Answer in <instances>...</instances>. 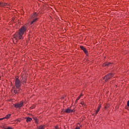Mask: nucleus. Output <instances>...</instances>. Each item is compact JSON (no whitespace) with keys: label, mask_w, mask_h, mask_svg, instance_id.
I'll return each instance as SVG.
<instances>
[{"label":"nucleus","mask_w":129,"mask_h":129,"mask_svg":"<svg viewBox=\"0 0 129 129\" xmlns=\"http://www.w3.org/2000/svg\"><path fill=\"white\" fill-rule=\"evenodd\" d=\"M35 107H36V105H32V106L30 107V108H31L32 109H33V108H35Z\"/></svg>","instance_id":"nucleus-16"},{"label":"nucleus","mask_w":129,"mask_h":129,"mask_svg":"<svg viewBox=\"0 0 129 129\" xmlns=\"http://www.w3.org/2000/svg\"><path fill=\"white\" fill-rule=\"evenodd\" d=\"M79 96H80V97H81V96H83V94L82 93H81Z\"/></svg>","instance_id":"nucleus-22"},{"label":"nucleus","mask_w":129,"mask_h":129,"mask_svg":"<svg viewBox=\"0 0 129 129\" xmlns=\"http://www.w3.org/2000/svg\"><path fill=\"white\" fill-rule=\"evenodd\" d=\"M14 92L15 94H17V93H18V91L17 90H14Z\"/></svg>","instance_id":"nucleus-19"},{"label":"nucleus","mask_w":129,"mask_h":129,"mask_svg":"<svg viewBox=\"0 0 129 129\" xmlns=\"http://www.w3.org/2000/svg\"><path fill=\"white\" fill-rule=\"evenodd\" d=\"M74 111H75V110L74 109L72 110L68 108L66 110L65 112H66L67 113H72V112H74Z\"/></svg>","instance_id":"nucleus-5"},{"label":"nucleus","mask_w":129,"mask_h":129,"mask_svg":"<svg viewBox=\"0 0 129 129\" xmlns=\"http://www.w3.org/2000/svg\"><path fill=\"white\" fill-rule=\"evenodd\" d=\"M15 107H16V108H19L20 107L18 103H16L15 104Z\"/></svg>","instance_id":"nucleus-14"},{"label":"nucleus","mask_w":129,"mask_h":129,"mask_svg":"<svg viewBox=\"0 0 129 129\" xmlns=\"http://www.w3.org/2000/svg\"><path fill=\"white\" fill-rule=\"evenodd\" d=\"M38 14L36 13H33L30 16V18L28 20V23L30 22V25H33V23L37 22L38 19Z\"/></svg>","instance_id":"nucleus-2"},{"label":"nucleus","mask_w":129,"mask_h":129,"mask_svg":"<svg viewBox=\"0 0 129 129\" xmlns=\"http://www.w3.org/2000/svg\"><path fill=\"white\" fill-rule=\"evenodd\" d=\"M26 82H27V79H26V78L23 79L22 83H23V84H24L25 83H26Z\"/></svg>","instance_id":"nucleus-12"},{"label":"nucleus","mask_w":129,"mask_h":129,"mask_svg":"<svg viewBox=\"0 0 129 129\" xmlns=\"http://www.w3.org/2000/svg\"><path fill=\"white\" fill-rule=\"evenodd\" d=\"M10 117H11V114H8L6 115V116L5 117V118L8 119V118H10Z\"/></svg>","instance_id":"nucleus-15"},{"label":"nucleus","mask_w":129,"mask_h":129,"mask_svg":"<svg viewBox=\"0 0 129 129\" xmlns=\"http://www.w3.org/2000/svg\"><path fill=\"white\" fill-rule=\"evenodd\" d=\"M81 49L84 51V52L85 53V54H87V50H86V48L82 46H80Z\"/></svg>","instance_id":"nucleus-7"},{"label":"nucleus","mask_w":129,"mask_h":129,"mask_svg":"<svg viewBox=\"0 0 129 129\" xmlns=\"http://www.w3.org/2000/svg\"><path fill=\"white\" fill-rule=\"evenodd\" d=\"M23 104L24 103L23 102H20L19 103H18V105H19L20 107H22Z\"/></svg>","instance_id":"nucleus-13"},{"label":"nucleus","mask_w":129,"mask_h":129,"mask_svg":"<svg viewBox=\"0 0 129 129\" xmlns=\"http://www.w3.org/2000/svg\"><path fill=\"white\" fill-rule=\"evenodd\" d=\"M36 121V123H38V122L37 121Z\"/></svg>","instance_id":"nucleus-27"},{"label":"nucleus","mask_w":129,"mask_h":129,"mask_svg":"<svg viewBox=\"0 0 129 129\" xmlns=\"http://www.w3.org/2000/svg\"><path fill=\"white\" fill-rule=\"evenodd\" d=\"M27 122H30V121H32V118L31 117H28L26 119Z\"/></svg>","instance_id":"nucleus-11"},{"label":"nucleus","mask_w":129,"mask_h":129,"mask_svg":"<svg viewBox=\"0 0 129 129\" xmlns=\"http://www.w3.org/2000/svg\"><path fill=\"white\" fill-rule=\"evenodd\" d=\"M110 64H112V63H110V62H106L103 64V66H109Z\"/></svg>","instance_id":"nucleus-9"},{"label":"nucleus","mask_w":129,"mask_h":129,"mask_svg":"<svg viewBox=\"0 0 129 129\" xmlns=\"http://www.w3.org/2000/svg\"><path fill=\"white\" fill-rule=\"evenodd\" d=\"M100 108H101V105H99L98 108L96 111V114H97L98 112H99V110H100Z\"/></svg>","instance_id":"nucleus-8"},{"label":"nucleus","mask_w":129,"mask_h":129,"mask_svg":"<svg viewBox=\"0 0 129 129\" xmlns=\"http://www.w3.org/2000/svg\"><path fill=\"white\" fill-rule=\"evenodd\" d=\"M15 85L16 88L18 89V91H20V87L22 86V83L18 77L15 78Z\"/></svg>","instance_id":"nucleus-3"},{"label":"nucleus","mask_w":129,"mask_h":129,"mask_svg":"<svg viewBox=\"0 0 129 129\" xmlns=\"http://www.w3.org/2000/svg\"><path fill=\"white\" fill-rule=\"evenodd\" d=\"M4 129H13V128L12 127H8L7 128H5V127H3Z\"/></svg>","instance_id":"nucleus-18"},{"label":"nucleus","mask_w":129,"mask_h":129,"mask_svg":"<svg viewBox=\"0 0 129 129\" xmlns=\"http://www.w3.org/2000/svg\"><path fill=\"white\" fill-rule=\"evenodd\" d=\"M78 100L77 99L76 100V102H78Z\"/></svg>","instance_id":"nucleus-26"},{"label":"nucleus","mask_w":129,"mask_h":129,"mask_svg":"<svg viewBox=\"0 0 129 129\" xmlns=\"http://www.w3.org/2000/svg\"><path fill=\"white\" fill-rule=\"evenodd\" d=\"M80 98H81L80 96L78 97L77 100H79Z\"/></svg>","instance_id":"nucleus-20"},{"label":"nucleus","mask_w":129,"mask_h":129,"mask_svg":"<svg viewBox=\"0 0 129 129\" xmlns=\"http://www.w3.org/2000/svg\"><path fill=\"white\" fill-rule=\"evenodd\" d=\"M10 4L8 3H0V7H3L4 8H9V6Z\"/></svg>","instance_id":"nucleus-6"},{"label":"nucleus","mask_w":129,"mask_h":129,"mask_svg":"<svg viewBox=\"0 0 129 129\" xmlns=\"http://www.w3.org/2000/svg\"><path fill=\"white\" fill-rule=\"evenodd\" d=\"M17 121H18V122H20V121H21V120H18Z\"/></svg>","instance_id":"nucleus-25"},{"label":"nucleus","mask_w":129,"mask_h":129,"mask_svg":"<svg viewBox=\"0 0 129 129\" xmlns=\"http://www.w3.org/2000/svg\"><path fill=\"white\" fill-rule=\"evenodd\" d=\"M112 76H113V75H112V74H108L107 75L104 77V80L106 82L109 80V79H110V78H111Z\"/></svg>","instance_id":"nucleus-4"},{"label":"nucleus","mask_w":129,"mask_h":129,"mask_svg":"<svg viewBox=\"0 0 129 129\" xmlns=\"http://www.w3.org/2000/svg\"><path fill=\"white\" fill-rule=\"evenodd\" d=\"M5 117H4V118H0V120H3V119H5Z\"/></svg>","instance_id":"nucleus-23"},{"label":"nucleus","mask_w":129,"mask_h":129,"mask_svg":"<svg viewBox=\"0 0 129 129\" xmlns=\"http://www.w3.org/2000/svg\"><path fill=\"white\" fill-rule=\"evenodd\" d=\"M38 128L39 129H45V125H39L38 126Z\"/></svg>","instance_id":"nucleus-10"},{"label":"nucleus","mask_w":129,"mask_h":129,"mask_svg":"<svg viewBox=\"0 0 129 129\" xmlns=\"http://www.w3.org/2000/svg\"><path fill=\"white\" fill-rule=\"evenodd\" d=\"M81 104H82V105H83L84 106H85V103H84V102H82L81 103Z\"/></svg>","instance_id":"nucleus-17"},{"label":"nucleus","mask_w":129,"mask_h":129,"mask_svg":"<svg viewBox=\"0 0 129 129\" xmlns=\"http://www.w3.org/2000/svg\"><path fill=\"white\" fill-rule=\"evenodd\" d=\"M127 105L128 106H129V100H128V101L127 102Z\"/></svg>","instance_id":"nucleus-21"},{"label":"nucleus","mask_w":129,"mask_h":129,"mask_svg":"<svg viewBox=\"0 0 129 129\" xmlns=\"http://www.w3.org/2000/svg\"><path fill=\"white\" fill-rule=\"evenodd\" d=\"M27 31V28L25 26H22L19 30L18 32L16 33L13 39V42L16 44L20 40H23L24 34Z\"/></svg>","instance_id":"nucleus-1"},{"label":"nucleus","mask_w":129,"mask_h":129,"mask_svg":"<svg viewBox=\"0 0 129 129\" xmlns=\"http://www.w3.org/2000/svg\"><path fill=\"white\" fill-rule=\"evenodd\" d=\"M55 129H58V126H55Z\"/></svg>","instance_id":"nucleus-24"}]
</instances>
